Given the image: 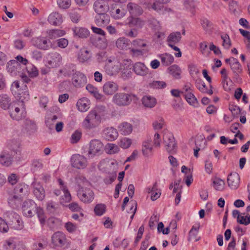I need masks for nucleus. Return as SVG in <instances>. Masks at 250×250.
<instances>
[{"mask_svg": "<svg viewBox=\"0 0 250 250\" xmlns=\"http://www.w3.org/2000/svg\"><path fill=\"white\" fill-rule=\"evenodd\" d=\"M13 161V158L10 155L9 152L4 150L0 154V163L5 167H9L11 165Z\"/></svg>", "mask_w": 250, "mask_h": 250, "instance_id": "412c9836", "label": "nucleus"}, {"mask_svg": "<svg viewBox=\"0 0 250 250\" xmlns=\"http://www.w3.org/2000/svg\"><path fill=\"white\" fill-rule=\"evenodd\" d=\"M91 111L93 112V113H95V115H96V116H97L98 118L101 121L102 117L104 116L106 113L105 107L103 106H96Z\"/></svg>", "mask_w": 250, "mask_h": 250, "instance_id": "8fccbe9b", "label": "nucleus"}, {"mask_svg": "<svg viewBox=\"0 0 250 250\" xmlns=\"http://www.w3.org/2000/svg\"><path fill=\"white\" fill-rule=\"evenodd\" d=\"M169 73L175 79H180L181 70L177 65H173L168 68Z\"/></svg>", "mask_w": 250, "mask_h": 250, "instance_id": "09e8293b", "label": "nucleus"}, {"mask_svg": "<svg viewBox=\"0 0 250 250\" xmlns=\"http://www.w3.org/2000/svg\"><path fill=\"white\" fill-rule=\"evenodd\" d=\"M75 183L79 188L87 187L90 186V182L83 175H78L75 177Z\"/></svg>", "mask_w": 250, "mask_h": 250, "instance_id": "ea45409f", "label": "nucleus"}, {"mask_svg": "<svg viewBox=\"0 0 250 250\" xmlns=\"http://www.w3.org/2000/svg\"><path fill=\"white\" fill-rule=\"evenodd\" d=\"M58 208V205L53 201H49L46 203V210L51 213H54Z\"/></svg>", "mask_w": 250, "mask_h": 250, "instance_id": "052dcab7", "label": "nucleus"}, {"mask_svg": "<svg viewBox=\"0 0 250 250\" xmlns=\"http://www.w3.org/2000/svg\"><path fill=\"white\" fill-rule=\"evenodd\" d=\"M87 83L86 77L80 72L73 74L72 78L73 85L77 88L83 87Z\"/></svg>", "mask_w": 250, "mask_h": 250, "instance_id": "4468645a", "label": "nucleus"}, {"mask_svg": "<svg viewBox=\"0 0 250 250\" xmlns=\"http://www.w3.org/2000/svg\"><path fill=\"white\" fill-rule=\"evenodd\" d=\"M127 24L130 27H135L137 28H141L145 25V21L140 18L131 16L127 18Z\"/></svg>", "mask_w": 250, "mask_h": 250, "instance_id": "c85d7f7f", "label": "nucleus"}, {"mask_svg": "<svg viewBox=\"0 0 250 250\" xmlns=\"http://www.w3.org/2000/svg\"><path fill=\"white\" fill-rule=\"evenodd\" d=\"M4 247L7 250H16V245L12 240H6L4 244Z\"/></svg>", "mask_w": 250, "mask_h": 250, "instance_id": "774afa93", "label": "nucleus"}, {"mask_svg": "<svg viewBox=\"0 0 250 250\" xmlns=\"http://www.w3.org/2000/svg\"><path fill=\"white\" fill-rule=\"evenodd\" d=\"M181 38V34L180 32H172L168 35L167 41L168 44H176L180 41Z\"/></svg>", "mask_w": 250, "mask_h": 250, "instance_id": "4c0bfd02", "label": "nucleus"}, {"mask_svg": "<svg viewBox=\"0 0 250 250\" xmlns=\"http://www.w3.org/2000/svg\"><path fill=\"white\" fill-rule=\"evenodd\" d=\"M32 41L33 44L40 49L47 50L51 47V42L45 37H36L33 38Z\"/></svg>", "mask_w": 250, "mask_h": 250, "instance_id": "f8f14e48", "label": "nucleus"}, {"mask_svg": "<svg viewBox=\"0 0 250 250\" xmlns=\"http://www.w3.org/2000/svg\"><path fill=\"white\" fill-rule=\"evenodd\" d=\"M133 70L137 75L145 76L148 73V69L145 64L141 62L135 63L133 65Z\"/></svg>", "mask_w": 250, "mask_h": 250, "instance_id": "b1692460", "label": "nucleus"}, {"mask_svg": "<svg viewBox=\"0 0 250 250\" xmlns=\"http://www.w3.org/2000/svg\"><path fill=\"white\" fill-rule=\"evenodd\" d=\"M22 211L23 215L28 217H31L36 213L41 224H44L45 217L44 211L41 208L37 207L36 204L33 200L25 201L22 206Z\"/></svg>", "mask_w": 250, "mask_h": 250, "instance_id": "f257e3e1", "label": "nucleus"}, {"mask_svg": "<svg viewBox=\"0 0 250 250\" xmlns=\"http://www.w3.org/2000/svg\"><path fill=\"white\" fill-rule=\"evenodd\" d=\"M72 30L75 36L82 39L87 38L90 34L89 31L84 27H75Z\"/></svg>", "mask_w": 250, "mask_h": 250, "instance_id": "393cba45", "label": "nucleus"}, {"mask_svg": "<svg viewBox=\"0 0 250 250\" xmlns=\"http://www.w3.org/2000/svg\"><path fill=\"white\" fill-rule=\"evenodd\" d=\"M71 163L73 167L78 169H83L87 164L86 158L80 154L73 155L71 158Z\"/></svg>", "mask_w": 250, "mask_h": 250, "instance_id": "9b49d317", "label": "nucleus"}, {"mask_svg": "<svg viewBox=\"0 0 250 250\" xmlns=\"http://www.w3.org/2000/svg\"><path fill=\"white\" fill-rule=\"evenodd\" d=\"M105 211V206L104 204H98L94 208V211L96 215L101 216L103 215Z\"/></svg>", "mask_w": 250, "mask_h": 250, "instance_id": "338daca9", "label": "nucleus"}, {"mask_svg": "<svg viewBox=\"0 0 250 250\" xmlns=\"http://www.w3.org/2000/svg\"><path fill=\"white\" fill-rule=\"evenodd\" d=\"M121 69V64L116 60H108L104 66L105 73L110 76L116 75Z\"/></svg>", "mask_w": 250, "mask_h": 250, "instance_id": "6e6552de", "label": "nucleus"}, {"mask_svg": "<svg viewBox=\"0 0 250 250\" xmlns=\"http://www.w3.org/2000/svg\"><path fill=\"white\" fill-rule=\"evenodd\" d=\"M101 121L98 116L90 111L83 120V126L86 129H91L98 126Z\"/></svg>", "mask_w": 250, "mask_h": 250, "instance_id": "423d86ee", "label": "nucleus"}, {"mask_svg": "<svg viewBox=\"0 0 250 250\" xmlns=\"http://www.w3.org/2000/svg\"><path fill=\"white\" fill-rule=\"evenodd\" d=\"M63 196L61 197L60 203L62 205L68 203L71 199V196L67 188H63Z\"/></svg>", "mask_w": 250, "mask_h": 250, "instance_id": "5fc2aeb1", "label": "nucleus"}, {"mask_svg": "<svg viewBox=\"0 0 250 250\" xmlns=\"http://www.w3.org/2000/svg\"><path fill=\"white\" fill-rule=\"evenodd\" d=\"M184 97L187 102L190 105H194L197 103V99L194 95L193 92L185 94Z\"/></svg>", "mask_w": 250, "mask_h": 250, "instance_id": "bf43d9fd", "label": "nucleus"}, {"mask_svg": "<svg viewBox=\"0 0 250 250\" xmlns=\"http://www.w3.org/2000/svg\"><path fill=\"white\" fill-rule=\"evenodd\" d=\"M163 65L167 66L170 65L174 61V57L171 54L164 53L159 56Z\"/></svg>", "mask_w": 250, "mask_h": 250, "instance_id": "f704fd0d", "label": "nucleus"}, {"mask_svg": "<svg viewBox=\"0 0 250 250\" xmlns=\"http://www.w3.org/2000/svg\"><path fill=\"white\" fill-rule=\"evenodd\" d=\"M26 97L21 99V101H13L8 110L10 117L14 120L19 121L25 116L26 112L23 107V101Z\"/></svg>", "mask_w": 250, "mask_h": 250, "instance_id": "f03ea898", "label": "nucleus"}, {"mask_svg": "<svg viewBox=\"0 0 250 250\" xmlns=\"http://www.w3.org/2000/svg\"><path fill=\"white\" fill-rule=\"evenodd\" d=\"M95 11L98 14H104L108 10L107 2L104 0H98L96 1L93 5Z\"/></svg>", "mask_w": 250, "mask_h": 250, "instance_id": "aec40b11", "label": "nucleus"}, {"mask_svg": "<svg viewBox=\"0 0 250 250\" xmlns=\"http://www.w3.org/2000/svg\"><path fill=\"white\" fill-rule=\"evenodd\" d=\"M132 144V141L130 139L124 137L120 140L119 145L124 149L128 148Z\"/></svg>", "mask_w": 250, "mask_h": 250, "instance_id": "13d9d810", "label": "nucleus"}, {"mask_svg": "<svg viewBox=\"0 0 250 250\" xmlns=\"http://www.w3.org/2000/svg\"><path fill=\"white\" fill-rule=\"evenodd\" d=\"M136 96L133 94L119 92L115 94L112 98V102L120 106H127L135 100Z\"/></svg>", "mask_w": 250, "mask_h": 250, "instance_id": "20e7f679", "label": "nucleus"}, {"mask_svg": "<svg viewBox=\"0 0 250 250\" xmlns=\"http://www.w3.org/2000/svg\"><path fill=\"white\" fill-rule=\"evenodd\" d=\"M103 151V144L98 139L92 140L89 144L88 154L91 157L101 154Z\"/></svg>", "mask_w": 250, "mask_h": 250, "instance_id": "1a4fd4ad", "label": "nucleus"}, {"mask_svg": "<svg viewBox=\"0 0 250 250\" xmlns=\"http://www.w3.org/2000/svg\"><path fill=\"white\" fill-rule=\"evenodd\" d=\"M11 91L15 96V98L19 99L22 98V96H24V97L28 98V94L26 93V92H23L21 88L20 87V83L18 81L14 82L11 85Z\"/></svg>", "mask_w": 250, "mask_h": 250, "instance_id": "f3484780", "label": "nucleus"}, {"mask_svg": "<svg viewBox=\"0 0 250 250\" xmlns=\"http://www.w3.org/2000/svg\"><path fill=\"white\" fill-rule=\"evenodd\" d=\"M19 176L16 173H11L7 177L8 182L11 185H15L19 180Z\"/></svg>", "mask_w": 250, "mask_h": 250, "instance_id": "e2e57ef3", "label": "nucleus"}, {"mask_svg": "<svg viewBox=\"0 0 250 250\" xmlns=\"http://www.w3.org/2000/svg\"><path fill=\"white\" fill-rule=\"evenodd\" d=\"M147 192L151 193V199L152 201H155L159 198L161 194L160 190L157 188V183H155L152 188H147Z\"/></svg>", "mask_w": 250, "mask_h": 250, "instance_id": "58836bf2", "label": "nucleus"}, {"mask_svg": "<svg viewBox=\"0 0 250 250\" xmlns=\"http://www.w3.org/2000/svg\"><path fill=\"white\" fill-rule=\"evenodd\" d=\"M10 98L6 94L0 95V107L8 110L12 104Z\"/></svg>", "mask_w": 250, "mask_h": 250, "instance_id": "cd10ccee", "label": "nucleus"}, {"mask_svg": "<svg viewBox=\"0 0 250 250\" xmlns=\"http://www.w3.org/2000/svg\"><path fill=\"white\" fill-rule=\"evenodd\" d=\"M165 147L169 153L173 154L177 149L176 143L173 134L170 132H165L163 136Z\"/></svg>", "mask_w": 250, "mask_h": 250, "instance_id": "39448f33", "label": "nucleus"}, {"mask_svg": "<svg viewBox=\"0 0 250 250\" xmlns=\"http://www.w3.org/2000/svg\"><path fill=\"white\" fill-rule=\"evenodd\" d=\"M52 243L56 246L61 247L66 242L65 235L60 231L54 233L52 236Z\"/></svg>", "mask_w": 250, "mask_h": 250, "instance_id": "a211bd4d", "label": "nucleus"}, {"mask_svg": "<svg viewBox=\"0 0 250 250\" xmlns=\"http://www.w3.org/2000/svg\"><path fill=\"white\" fill-rule=\"evenodd\" d=\"M200 239V237L198 236V229L193 227L189 232L188 241L196 242Z\"/></svg>", "mask_w": 250, "mask_h": 250, "instance_id": "de8ad7c7", "label": "nucleus"}, {"mask_svg": "<svg viewBox=\"0 0 250 250\" xmlns=\"http://www.w3.org/2000/svg\"><path fill=\"white\" fill-rule=\"evenodd\" d=\"M197 87L198 89L202 93H208L210 95H211L213 93L212 89H210L208 90L205 83L203 82H201L200 83H198L197 84Z\"/></svg>", "mask_w": 250, "mask_h": 250, "instance_id": "680f3d73", "label": "nucleus"}, {"mask_svg": "<svg viewBox=\"0 0 250 250\" xmlns=\"http://www.w3.org/2000/svg\"><path fill=\"white\" fill-rule=\"evenodd\" d=\"M118 130L120 133L124 135L130 134L133 130L132 125L127 122H123L121 123L118 127Z\"/></svg>", "mask_w": 250, "mask_h": 250, "instance_id": "a878e982", "label": "nucleus"}, {"mask_svg": "<svg viewBox=\"0 0 250 250\" xmlns=\"http://www.w3.org/2000/svg\"><path fill=\"white\" fill-rule=\"evenodd\" d=\"M142 150L144 155L146 156H148L151 153L152 146L150 140H148L143 143Z\"/></svg>", "mask_w": 250, "mask_h": 250, "instance_id": "c03bdc74", "label": "nucleus"}, {"mask_svg": "<svg viewBox=\"0 0 250 250\" xmlns=\"http://www.w3.org/2000/svg\"><path fill=\"white\" fill-rule=\"evenodd\" d=\"M24 128L27 133L31 134L37 131V127L34 121L27 119L24 121Z\"/></svg>", "mask_w": 250, "mask_h": 250, "instance_id": "7c9ffc66", "label": "nucleus"}, {"mask_svg": "<svg viewBox=\"0 0 250 250\" xmlns=\"http://www.w3.org/2000/svg\"><path fill=\"white\" fill-rule=\"evenodd\" d=\"M111 16L116 19L123 18L125 14V11L124 9L117 7L112 8L110 10Z\"/></svg>", "mask_w": 250, "mask_h": 250, "instance_id": "79ce46f5", "label": "nucleus"}, {"mask_svg": "<svg viewBox=\"0 0 250 250\" xmlns=\"http://www.w3.org/2000/svg\"><path fill=\"white\" fill-rule=\"evenodd\" d=\"M143 105L147 108H152L157 104V100L153 96L145 95L142 99Z\"/></svg>", "mask_w": 250, "mask_h": 250, "instance_id": "5701e85b", "label": "nucleus"}, {"mask_svg": "<svg viewBox=\"0 0 250 250\" xmlns=\"http://www.w3.org/2000/svg\"><path fill=\"white\" fill-rule=\"evenodd\" d=\"M48 38L53 40L61 37L65 34V32L61 29H51L47 31Z\"/></svg>", "mask_w": 250, "mask_h": 250, "instance_id": "c9c22d12", "label": "nucleus"}, {"mask_svg": "<svg viewBox=\"0 0 250 250\" xmlns=\"http://www.w3.org/2000/svg\"><path fill=\"white\" fill-rule=\"evenodd\" d=\"M86 89L97 100H101L104 97V96L99 93L97 88L91 84H88Z\"/></svg>", "mask_w": 250, "mask_h": 250, "instance_id": "e433bc0d", "label": "nucleus"}, {"mask_svg": "<svg viewBox=\"0 0 250 250\" xmlns=\"http://www.w3.org/2000/svg\"><path fill=\"white\" fill-rule=\"evenodd\" d=\"M149 86L153 89H162L167 86V83L164 81H154L149 83Z\"/></svg>", "mask_w": 250, "mask_h": 250, "instance_id": "864d4df0", "label": "nucleus"}, {"mask_svg": "<svg viewBox=\"0 0 250 250\" xmlns=\"http://www.w3.org/2000/svg\"><path fill=\"white\" fill-rule=\"evenodd\" d=\"M103 135L106 140L112 141L118 137V132L113 127H107L104 130Z\"/></svg>", "mask_w": 250, "mask_h": 250, "instance_id": "4be33fe9", "label": "nucleus"}, {"mask_svg": "<svg viewBox=\"0 0 250 250\" xmlns=\"http://www.w3.org/2000/svg\"><path fill=\"white\" fill-rule=\"evenodd\" d=\"M91 57L90 51L85 48H81L78 55V58L80 62H83L88 61Z\"/></svg>", "mask_w": 250, "mask_h": 250, "instance_id": "72a5a7b5", "label": "nucleus"}, {"mask_svg": "<svg viewBox=\"0 0 250 250\" xmlns=\"http://www.w3.org/2000/svg\"><path fill=\"white\" fill-rule=\"evenodd\" d=\"M8 147L12 151L16 154L21 152V144L16 140H11L8 144Z\"/></svg>", "mask_w": 250, "mask_h": 250, "instance_id": "a19ab883", "label": "nucleus"}, {"mask_svg": "<svg viewBox=\"0 0 250 250\" xmlns=\"http://www.w3.org/2000/svg\"><path fill=\"white\" fill-rule=\"evenodd\" d=\"M100 170L108 174H111V179L117 176V171L118 168V164L114 159H105L102 160L99 164Z\"/></svg>", "mask_w": 250, "mask_h": 250, "instance_id": "7ed1b4c3", "label": "nucleus"}, {"mask_svg": "<svg viewBox=\"0 0 250 250\" xmlns=\"http://www.w3.org/2000/svg\"><path fill=\"white\" fill-rule=\"evenodd\" d=\"M77 106L79 111L85 112L90 108V101L87 98H82L78 100Z\"/></svg>", "mask_w": 250, "mask_h": 250, "instance_id": "2f4dec72", "label": "nucleus"}, {"mask_svg": "<svg viewBox=\"0 0 250 250\" xmlns=\"http://www.w3.org/2000/svg\"><path fill=\"white\" fill-rule=\"evenodd\" d=\"M57 2L59 7L64 9L68 8L71 4V0H57Z\"/></svg>", "mask_w": 250, "mask_h": 250, "instance_id": "69168bd1", "label": "nucleus"}, {"mask_svg": "<svg viewBox=\"0 0 250 250\" xmlns=\"http://www.w3.org/2000/svg\"><path fill=\"white\" fill-rule=\"evenodd\" d=\"M20 67V64L17 61H13L11 63H8L7 65L8 71L13 74H16L17 69Z\"/></svg>", "mask_w": 250, "mask_h": 250, "instance_id": "4d7b16f0", "label": "nucleus"}, {"mask_svg": "<svg viewBox=\"0 0 250 250\" xmlns=\"http://www.w3.org/2000/svg\"><path fill=\"white\" fill-rule=\"evenodd\" d=\"M9 215H12L15 219L16 224L14 225L13 228L17 230L21 229L23 227V222L19 219L18 215L16 213L13 211L7 212L6 213V215L7 217H9Z\"/></svg>", "mask_w": 250, "mask_h": 250, "instance_id": "a18cd8bd", "label": "nucleus"}, {"mask_svg": "<svg viewBox=\"0 0 250 250\" xmlns=\"http://www.w3.org/2000/svg\"><path fill=\"white\" fill-rule=\"evenodd\" d=\"M132 44L134 47L138 48L145 47L147 46L146 42L141 39L133 40L132 42Z\"/></svg>", "mask_w": 250, "mask_h": 250, "instance_id": "0e129e2a", "label": "nucleus"}, {"mask_svg": "<svg viewBox=\"0 0 250 250\" xmlns=\"http://www.w3.org/2000/svg\"><path fill=\"white\" fill-rule=\"evenodd\" d=\"M240 177L237 173H231L228 176V184L229 187L232 189L238 188L240 185Z\"/></svg>", "mask_w": 250, "mask_h": 250, "instance_id": "dca6fc26", "label": "nucleus"}, {"mask_svg": "<svg viewBox=\"0 0 250 250\" xmlns=\"http://www.w3.org/2000/svg\"><path fill=\"white\" fill-rule=\"evenodd\" d=\"M61 117L62 114L60 113L55 114L51 112H47L45 118V123L46 126L50 129H53L57 119H60Z\"/></svg>", "mask_w": 250, "mask_h": 250, "instance_id": "2eb2a0df", "label": "nucleus"}, {"mask_svg": "<svg viewBox=\"0 0 250 250\" xmlns=\"http://www.w3.org/2000/svg\"><path fill=\"white\" fill-rule=\"evenodd\" d=\"M103 92L107 96H111L118 91L119 86L114 81H107L103 85Z\"/></svg>", "mask_w": 250, "mask_h": 250, "instance_id": "ddd939ff", "label": "nucleus"}, {"mask_svg": "<svg viewBox=\"0 0 250 250\" xmlns=\"http://www.w3.org/2000/svg\"><path fill=\"white\" fill-rule=\"evenodd\" d=\"M213 186L215 190L222 191L224 188L225 182L219 178L215 177L212 181Z\"/></svg>", "mask_w": 250, "mask_h": 250, "instance_id": "3c124183", "label": "nucleus"}, {"mask_svg": "<svg viewBox=\"0 0 250 250\" xmlns=\"http://www.w3.org/2000/svg\"><path fill=\"white\" fill-rule=\"evenodd\" d=\"M94 44L101 49H105L107 46V41L105 36L98 37L93 42Z\"/></svg>", "mask_w": 250, "mask_h": 250, "instance_id": "37998d69", "label": "nucleus"}, {"mask_svg": "<svg viewBox=\"0 0 250 250\" xmlns=\"http://www.w3.org/2000/svg\"><path fill=\"white\" fill-rule=\"evenodd\" d=\"M230 66L234 73L239 74L242 71L241 65L235 58H232V62L230 63Z\"/></svg>", "mask_w": 250, "mask_h": 250, "instance_id": "49530a36", "label": "nucleus"}, {"mask_svg": "<svg viewBox=\"0 0 250 250\" xmlns=\"http://www.w3.org/2000/svg\"><path fill=\"white\" fill-rule=\"evenodd\" d=\"M106 13L104 14H98L95 18V22L99 26H103L105 25L109 21V17Z\"/></svg>", "mask_w": 250, "mask_h": 250, "instance_id": "c756f323", "label": "nucleus"}, {"mask_svg": "<svg viewBox=\"0 0 250 250\" xmlns=\"http://www.w3.org/2000/svg\"><path fill=\"white\" fill-rule=\"evenodd\" d=\"M48 21L52 25H59L62 22V17L60 13L54 12L49 15Z\"/></svg>", "mask_w": 250, "mask_h": 250, "instance_id": "bb28decb", "label": "nucleus"}, {"mask_svg": "<svg viewBox=\"0 0 250 250\" xmlns=\"http://www.w3.org/2000/svg\"><path fill=\"white\" fill-rule=\"evenodd\" d=\"M78 196L84 203H91L94 198L93 191L89 188H81L78 190Z\"/></svg>", "mask_w": 250, "mask_h": 250, "instance_id": "0eeeda50", "label": "nucleus"}, {"mask_svg": "<svg viewBox=\"0 0 250 250\" xmlns=\"http://www.w3.org/2000/svg\"><path fill=\"white\" fill-rule=\"evenodd\" d=\"M127 8L130 14L132 15H140L143 13L142 8L134 3H129L127 5Z\"/></svg>", "mask_w": 250, "mask_h": 250, "instance_id": "473e14b6", "label": "nucleus"}, {"mask_svg": "<svg viewBox=\"0 0 250 250\" xmlns=\"http://www.w3.org/2000/svg\"><path fill=\"white\" fill-rule=\"evenodd\" d=\"M80 10H73L69 13V17L71 21L74 23H78L81 17Z\"/></svg>", "mask_w": 250, "mask_h": 250, "instance_id": "6e6d98bb", "label": "nucleus"}, {"mask_svg": "<svg viewBox=\"0 0 250 250\" xmlns=\"http://www.w3.org/2000/svg\"><path fill=\"white\" fill-rule=\"evenodd\" d=\"M32 185L35 196L38 200L42 201L45 196V190L43 187L40 183L37 182H33Z\"/></svg>", "mask_w": 250, "mask_h": 250, "instance_id": "6ab92c4d", "label": "nucleus"}, {"mask_svg": "<svg viewBox=\"0 0 250 250\" xmlns=\"http://www.w3.org/2000/svg\"><path fill=\"white\" fill-rule=\"evenodd\" d=\"M46 59L47 66L49 68H55L60 65L62 58L59 53L54 52L49 54Z\"/></svg>", "mask_w": 250, "mask_h": 250, "instance_id": "9d476101", "label": "nucleus"}, {"mask_svg": "<svg viewBox=\"0 0 250 250\" xmlns=\"http://www.w3.org/2000/svg\"><path fill=\"white\" fill-rule=\"evenodd\" d=\"M105 150L108 154H114L118 153L120 150V148L115 144L108 143L105 146Z\"/></svg>", "mask_w": 250, "mask_h": 250, "instance_id": "603ef678", "label": "nucleus"}]
</instances>
